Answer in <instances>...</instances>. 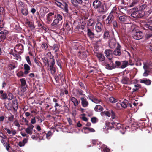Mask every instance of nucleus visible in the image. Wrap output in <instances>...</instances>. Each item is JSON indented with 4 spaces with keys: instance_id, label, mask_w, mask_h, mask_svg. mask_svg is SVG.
Listing matches in <instances>:
<instances>
[{
    "instance_id": "obj_1",
    "label": "nucleus",
    "mask_w": 152,
    "mask_h": 152,
    "mask_svg": "<svg viewBox=\"0 0 152 152\" xmlns=\"http://www.w3.org/2000/svg\"><path fill=\"white\" fill-rule=\"evenodd\" d=\"M152 13V3H150L141 5L139 6V8H132L131 15L134 18H139L144 16L148 17Z\"/></svg>"
},
{
    "instance_id": "obj_2",
    "label": "nucleus",
    "mask_w": 152,
    "mask_h": 152,
    "mask_svg": "<svg viewBox=\"0 0 152 152\" xmlns=\"http://www.w3.org/2000/svg\"><path fill=\"white\" fill-rule=\"evenodd\" d=\"M47 55L49 58L45 57L42 58V61L45 65L47 66L48 70L50 71L52 74L54 75L56 72V66L55 65L54 56L51 54L50 52H48Z\"/></svg>"
},
{
    "instance_id": "obj_3",
    "label": "nucleus",
    "mask_w": 152,
    "mask_h": 152,
    "mask_svg": "<svg viewBox=\"0 0 152 152\" xmlns=\"http://www.w3.org/2000/svg\"><path fill=\"white\" fill-rule=\"evenodd\" d=\"M142 28L147 31L145 36V40H148L152 38V20H148L142 26Z\"/></svg>"
},
{
    "instance_id": "obj_4",
    "label": "nucleus",
    "mask_w": 152,
    "mask_h": 152,
    "mask_svg": "<svg viewBox=\"0 0 152 152\" xmlns=\"http://www.w3.org/2000/svg\"><path fill=\"white\" fill-rule=\"evenodd\" d=\"M54 4L60 8L64 10L66 13L68 12V5L66 3L63 1L62 2V3H61L56 0L55 1Z\"/></svg>"
},
{
    "instance_id": "obj_5",
    "label": "nucleus",
    "mask_w": 152,
    "mask_h": 152,
    "mask_svg": "<svg viewBox=\"0 0 152 152\" xmlns=\"http://www.w3.org/2000/svg\"><path fill=\"white\" fill-rule=\"evenodd\" d=\"M112 126L109 127L110 129H112L113 128L114 129L115 127L117 129L119 130H120V131H121L122 130L124 131L126 129V128L124 126L121 125L119 122H115V120L112 123Z\"/></svg>"
},
{
    "instance_id": "obj_6",
    "label": "nucleus",
    "mask_w": 152,
    "mask_h": 152,
    "mask_svg": "<svg viewBox=\"0 0 152 152\" xmlns=\"http://www.w3.org/2000/svg\"><path fill=\"white\" fill-rule=\"evenodd\" d=\"M133 38L136 40H139L142 38L143 34L141 31L137 30H134L132 32Z\"/></svg>"
},
{
    "instance_id": "obj_7",
    "label": "nucleus",
    "mask_w": 152,
    "mask_h": 152,
    "mask_svg": "<svg viewBox=\"0 0 152 152\" xmlns=\"http://www.w3.org/2000/svg\"><path fill=\"white\" fill-rule=\"evenodd\" d=\"M109 60L110 64L104 62L103 63V65L106 69L109 70H111L115 68V63H113L111 60Z\"/></svg>"
},
{
    "instance_id": "obj_8",
    "label": "nucleus",
    "mask_w": 152,
    "mask_h": 152,
    "mask_svg": "<svg viewBox=\"0 0 152 152\" xmlns=\"http://www.w3.org/2000/svg\"><path fill=\"white\" fill-rule=\"evenodd\" d=\"M71 2L73 6L77 8H79L80 7L78 4L84 5L83 1L82 0H71Z\"/></svg>"
},
{
    "instance_id": "obj_9",
    "label": "nucleus",
    "mask_w": 152,
    "mask_h": 152,
    "mask_svg": "<svg viewBox=\"0 0 152 152\" xmlns=\"http://www.w3.org/2000/svg\"><path fill=\"white\" fill-rule=\"evenodd\" d=\"M23 46L21 44H17L14 48V50L17 53L20 54L23 51Z\"/></svg>"
},
{
    "instance_id": "obj_10",
    "label": "nucleus",
    "mask_w": 152,
    "mask_h": 152,
    "mask_svg": "<svg viewBox=\"0 0 152 152\" xmlns=\"http://www.w3.org/2000/svg\"><path fill=\"white\" fill-rule=\"evenodd\" d=\"M9 33L7 30L2 31L0 32V42H3L6 39Z\"/></svg>"
},
{
    "instance_id": "obj_11",
    "label": "nucleus",
    "mask_w": 152,
    "mask_h": 152,
    "mask_svg": "<svg viewBox=\"0 0 152 152\" xmlns=\"http://www.w3.org/2000/svg\"><path fill=\"white\" fill-rule=\"evenodd\" d=\"M121 46L118 43H117V45L114 51H113V54L115 56H119L121 54Z\"/></svg>"
},
{
    "instance_id": "obj_12",
    "label": "nucleus",
    "mask_w": 152,
    "mask_h": 152,
    "mask_svg": "<svg viewBox=\"0 0 152 152\" xmlns=\"http://www.w3.org/2000/svg\"><path fill=\"white\" fill-rule=\"evenodd\" d=\"M87 36L91 40H92L95 37V34L94 33V31L93 30L90 29L88 27H87Z\"/></svg>"
},
{
    "instance_id": "obj_13",
    "label": "nucleus",
    "mask_w": 152,
    "mask_h": 152,
    "mask_svg": "<svg viewBox=\"0 0 152 152\" xmlns=\"http://www.w3.org/2000/svg\"><path fill=\"white\" fill-rule=\"evenodd\" d=\"M107 10L108 8L106 4H104L101 5L100 7L99 8L98 12L100 14H103L105 13Z\"/></svg>"
},
{
    "instance_id": "obj_14",
    "label": "nucleus",
    "mask_w": 152,
    "mask_h": 152,
    "mask_svg": "<svg viewBox=\"0 0 152 152\" xmlns=\"http://www.w3.org/2000/svg\"><path fill=\"white\" fill-rule=\"evenodd\" d=\"M113 12L112 11L107 17L105 20L106 24L110 25L111 24L112 22L114 20V17L113 15Z\"/></svg>"
},
{
    "instance_id": "obj_15",
    "label": "nucleus",
    "mask_w": 152,
    "mask_h": 152,
    "mask_svg": "<svg viewBox=\"0 0 152 152\" xmlns=\"http://www.w3.org/2000/svg\"><path fill=\"white\" fill-rule=\"evenodd\" d=\"M77 55L79 58L83 60H86L87 57L86 52V51H79L78 52Z\"/></svg>"
},
{
    "instance_id": "obj_16",
    "label": "nucleus",
    "mask_w": 152,
    "mask_h": 152,
    "mask_svg": "<svg viewBox=\"0 0 152 152\" xmlns=\"http://www.w3.org/2000/svg\"><path fill=\"white\" fill-rule=\"evenodd\" d=\"M113 51L110 49H106L104 52L105 56L109 60H111L113 57Z\"/></svg>"
},
{
    "instance_id": "obj_17",
    "label": "nucleus",
    "mask_w": 152,
    "mask_h": 152,
    "mask_svg": "<svg viewBox=\"0 0 152 152\" xmlns=\"http://www.w3.org/2000/svg\"><path fill=\"white\" fill-rule=\"evenodd\" d=\"M86 96L82 97L80 98V99L81 102V104L82 106L83 107H86L89 105L88 101L86 97Z\"/></svg>"
},
{
    "instance_id": "obj_18",
    "label": "nucleus",
    "mask_w": 152,
    "mask_h": 152,
    "mask_svg": "<svg viewBox=\"0 0 152 152\" xmlns=\"http://www.w3.org/2000/svg\"><path fill=\"white\" fill-rule=\"evenodd\" d=\"M121 82L123 84L129 85L130 84V80L127 76H123L121 80Z\"/></svg>"
},
{
    "instance_id": "obj_19",
    "label": "nucleus",
    "mask_w": 152,
    "mask_h": 152,
    "mask_svg": "<svg viewBox=\"0 0 152 152\" xmlns=\"http://www.w3.org/2000/svg\"><path fill=\"white\" fill-rule=\"evenodd\" d=\"M103 28V26L102 23L99 22H98L95 26V29L96 31L98 32H101Z\"/></svg>"
},
{
    "instance_id": "obj_20",
    "label": "nucleus",
    "mask_w": 152,
    "mask_h": 152,
    "mask_svg": "<svg viewBox=\"0 0 152 152\" xmlns=\"http://www.w3.org/2000/svg\"><path fill=\"white\" fill-rule=\"evenodd\" d=\"M34 127V126L32 124H29L27 128H26L25 131L29 135H32V130Z\"/></svg>"
},
{
    "instance_id": "obj_21",
    "label": "nucleus",
    "mask_w": 152,
    "mask_h": 152,
    "mask_svg": "<svg viewBox=\"0 0 152 152\" xmlns=\"http://www.w3.org/2000/svg\"><path fill=\"white\" fill-rule=\"evenodd\" d=\"M116 42L115 39H112L109 40V46L110 48H115Z\"/></svg>"
},
{
    "instance_id": "obj_22",
    "label": "nucleus",
    "mask_w": 152,
    "mask_h": 152,
    "mask_svg": "<svg viewBox=\"0 0 152 152\" xmlns=\"http://www.w3.org/2000/svg\"><path fill=\"white\" fill-rule=\"evenodd\" d=\"M102 4L101 2L98 0H95L93 3V5L94 8L97 9L99 8Z\"/></svg>"
},
{
    "instance_id": "obj_23",
    "label": "nucleus",
    "mask_w": 152,
    "mask_h": 152,
    "mask_svg": "<svg viewBox=\"0 0 152 152\" xmlns=\"http://www.w3.org/2000/svg\"><path fill=\"white\" fill-rule=\"evenodd\" d=\"M54 14V12H50L47 15L46 20H47V23H50V22L52 21L53 18L52 16Z\"/></svg>"
},
{
    "instance_id": "obj_24",
    "label": "nucleus",
    "mask_w": 152,
    "mask_h": 152,
    "mask_svg": "<svg viewBox=\"0 0 152 152\" xmlns=\"http://www.w3.org/2000/svg\"><path fill=\"white\" fill-rule=\"evenodd\" d=\"M75 91L76 92L77 96H81L82 97L86 96L85 94H83V91L81 89L79 88H77L75 89Z\"/></svg>"
},
{
    "instance_id": "obj_25",
    "label": "nucleus",
    "mask_w": 152,
    "mask_h": 152,
    "mask_svg": "<svg viewBox=\"0 0 152 152\" xmlns=\"http://www.w3.org/2000/svg\"><path fill=\"white\" fill-rule=\"evenodd\" d=\"M96 55L101 61H104L105 59V57L104 55L101 53H97Z\"/></svg>"
},
{
    "instance_id": "obj_26",
    "label": "nucleus",
    "mask_w": 152,
    "mask_h": 152,
    "mask_svg": "<svg viewBox=\"0 0 152 152\" xmlns=\"http://www.w3.org/2000/svg\"><path fill=\"white\" fill-rule=\"evenodd\" d=\"M119 21L121 22H124L126 21V17L123 15L119 14L117 16Z\"/></svg>"
},
{
    "instance_id": "obj_27",
    "label": "nucleus",
    "mask_w": 152,
    "mask_h": 152,
    "mask_svg": "<svg viewBox=\"0 0 152 152\" xmlns=\"http://www.w3.org/2000/svg\"><path fill=\"white\" fill-rule=\"evenodd\" d=\"M7 94L3 90H0V98L1 99L4 100L7 99Z\"/></svg>"
},
{
    "instance_id": "obj_28",
    "label": "nucleus",
    "mask_w": 152,
    "mask_h": 152,
    "mask_svg": "<svg viewBox=\"0 0 152 152\" xmlns=\"http://www.w3.org/2000/svg\"><path fill=\"white\" fill-rule=\"evenodd\" d=\"M96 22L94 19H90L88 21L87 26H94L95 25Z\"/></svg>"
},
{
    "instance_id": "obj_29",
    "label": "nucleus",
    "mask_w": 152,
    "mask_h": 152,
    "mask_svg": "<svg viewBox=\"0 0 152 152\" xmlns=\"http://www.w3.org/2000/svg\"><path fill=\"white\" fill-rule=\"evenodd\" d=\"M51 48L52 49L53 51H54L57 55L58 54L57 53L59 51V48L58 45L57 44H54Z\"/></svg>"
},
{
    "instance_id": "obj_30",
    "label": "nucleus",
    "mask_w": 152,
    "mask_h": 152,
    "mask_svg": "<svg viewBox=\"0 0 152 152\" xmlns=\"http://www.w3.org/2000/svg\"><path fill=\"white\" fill-rule=\"evenodd\" d=\"M140 82L142 83H144L147 86L151 84V81L149 79H142L140 80Z\"/></svg>"
},
{
    "instance_id": "obj_31",
    "label": "nucleus",
    "mask_w": 152,
    "mask_h": 152,
    "mask_svg": "<svg viewBox=\"0 0 152 152\" xmlns=\"http://www.w3.org/2000/svg\"><path fill=\"white\" fill-rule=\"evenodd\" d=\"M110 37L109 32L108 30H106L104 32L103 38L106 40L108 39Z\"/></svg>"
},
{
    "instance_id": "obj_32",
    "label": "nucleus",
    "mask_w": 152,
    "mask_h": 152,
    "mask_svg": "<svg viewBox=\"0 0 152 152\" xmlns=\"http://www.w3.org/2000/svg\"><path fill=\"white\" fill-rule=\"evenodd\" d=\"M140 0H132V2L129 4V7L136 6L139 3Z\"/></svg>"
},
{
    "instance_id": "obj_33",
    "label": "nucleus",
    "mask_w": 152,
    "mask_h": 152,
    "mask_svg": "<svg viewBox=\"0 0 152 152\" xmlns=\"http://www.w3.org/2000/svg\"><path fill=\"white\" fill-rule=\"evenodd\" d=\"M64 25H65V28L68 31H70L71 29L70 25H71V23H69L68 21L66 20L65 23H64Z\"/></svg>"
},
{
    "instance_id": "obj_34",
    "label": "nucleus",
    "mask_w": 152,
    "mask_h": 152,
    "mask_svg": "<svg viewBox=\"0 0 152 152\" xmlns=\"http://www.w3.org/2000/svg\"><path fill=\"white\" fill-rule=\"evenodd\" d=\"M127 103L128 101L126 99H124L121 104V107L126 108L127 107Z\"/></svg>"
},
{
    "instance_id": "obj_35",
    "label": "nucleus",
    "mask_w": 152,
    "mask_h": 152,
    "mask_svg": "<svg viewBox=\"0 0 152 152\" xmlns=\"http://www.w3.org/2000/svg\"><path fill=\"white\" fill-rule=\"evenodd\" d=\"M70 100L73 103L74 105L75 106H76L78 105V102L75 98L72 97L71 98Z\"/></svg>"
},
{
    "instance_id": "obj_36",
    "label": "nucleus",
    "mask_w": 152,
    "mask_h": 152,
    "mask_svg": "<svg viewBox=\"0 0 152 152\" xmlns=\"http://www.w3.org/2000/svg\"><path fill=\"white\" fill-rule=\"evenodd\" d=\"M128 65V62L127 61H123L121 62V68L123 69L126 67Z\"/></svg>"
},
{
    "instance_id": "obj_37",
    "label": "nucleus",
    "mask_w": 152,
    "mask_h": 152,
    "mask_svg": "<svg viewBox=\"0 0 152 152\" xmlns=\"http://www.w3.org/2000/svg\"><path fill=\"white\" fill-rule=\"evenodd\" d=\"M94 109L96 111H101L103 110V108L101 105H98L95 107Z\"/></svg>"
},
{
    "instance_id": "obj_38",
    "label": "nucleus",
    "mask_w": 152,
    "mask_h": 152,
    "mask_svg": "<svg viewBox=\"0 0 152 152\" xmlns=\"http://www.w3.org/2000/svg\"><path fill=\"white\" fill-rule=\"evenodd\" d=\"M110 116L113 119H115L116 121L118 119L117 117L116 116L115 113L112 110L110 111Z\"/></svg>"
},
{
    "instance_id": "obj_39",
    "label": "nucleus",
    "mask_w": 152,
    "mask_h": 152,
    "mask_svg": "<svg viewBox=\"0 0 152 152\" xmlns=\"http://www.w3.org/2000/svg\"><path fill=\"white\" fill-rule=\"evenodd\" d=\"M110 111H104L102 112L101 113V114L102 115H105L106 116L108 117H110Z\"/></svg>"
},
{
    "instance_id": "obj_40",
    "label": "nucleus",
    "mask_w": 152,
    "mask_h": 152,
    "mask_svg": "<svg viewBox=\"0 0 152 152\" xmlns=\"http://www.w3.org/2000/svg\"><path fill=\"white\" fill-rule=\"evenodd\" d=\"M109 100L110 102L114 103H115L117 101V99L116 98L113 97H111L109 98Z\"/></svg>"
},
{
    "instance_id": "obj_41",
    "label": "nucleus",
    "mask_w": 152,
    "mask_h": 152,
    "mask_svg": "<svg viewBox=\"0 0 152 152\" xmlns=\"http://www.w3.org/2000/svg\"><path fill=\"white\" fill-rule=\"evenodd\" d=\"M21 13L23 15L26 16L28 14V12L27 9L23 8L21 10Z\"/></svg>"
},
{
    "instance_id": "obj_42",
    "label": "nucleus",
    "mask_w": 152,
    "mask_h": 152,
    "mask_svg": "<svg viewBox=\"0 0 152 152\" xmlns=\"http://www.w3.org/2000/svg\"><path fill=\"white\" fill-rule=\"evenodd\" d=\"M115 68H121V63L118 61H115Z\"/></svg>"
},
{
    "instance_id": "obj_43",
    "label": "nucleus",
    "mask_w": 152,
    "mask_h": 152,
    "mask_svg": "<svg viewBox=\"0 0 152 152\" xmlns=\"http://www.w3.org/2000/svg\"><path fill=\"white\" fill-rule=\"evenodd\" d=\"M41 47L44 50H46L48 48V46L46 43L43 42L42 45Z\"/></svg>"
},
{
    "instance_id": "obj_44",
    "label": "nucleus",
    "mask_w": 152,
    "mask_h": 152,
    "mask_svg": "<svg viewBox=\"0 0 152 152\" xmlns=\"http://www.w3.org/2000/svg\"><path fill=\"white\" fill-rule=\"evenodd\" d=\"M13 98L12 94L11 93H9L8 96H7V98L9 100H11Z\"/></svg>"
},
{
    "instance_id": "obj_45",
    "label": "nucleus",
    "mask_w": 152,
    "mask_h": 152,
    "mask_svg": "<svg viewBox=\"0 0 152 152\" xmlns=\"http://www.w3.org/2000/svg\"><path fill=\"white\" fill-rule=\"evenodd\" d=\"M26 24L29 27L33 29L34 28V23L32 22L28 21L27 22Z\"/></svg>"
},
{
    "instance_id": "obj_46",
    "label": "nucleus",
    "mask_w": 152,
    "mask_h": 152,
    "mask_svg": "<svg viewBox=\"0 0 152 152\" xmlns=\"http://www.w3.org/2000/svg\"><path fill=\"white\" fill-rule=\"evenodd\" d=\"M133 100H131L130 102H128V103H127V107H130L131 108H133Z\"/></svg>"
},
{
    "instance_id": "obj_47",
    "label": "nucleus",
    "mask_w": 152,
    "mask_h": 152,
    "mask_svg": "<svg viewBox=\"0 0 152 152\" xmlns=\"http://www.w3.org/2000/svg\"><path fill=\"white\" fill-rule=\"evenodd\" d=\"M59 23V21L57 19H55L53 22V23H51V25L52 26H56Z\"/></svg>"
},
{
    "instance_id": "obj_48",
    "label": "nucleus",
    "mask_w": 152,
    "mask_h": 152,
    "mask_svg": "<svg viewBox=\"0 0 152 152\" xmlns=\"http://www.w3.org/2000/svg\"><path fill=\"white\" fill-rule=\"evenodd\" d=\"M12 106L14 110L15 111H16L17 109L18 106L17 102H16V103L13 102V103Z\"/></svg>"
},
{
    "instance_id": "obj_49",
    "label": "nucleus",
    "mask_w": 152,
    "mask_h": 152,
    "mask_svg": "<svg viewBox=\"0 0 152 152\" xmlns=\"http://www.w3.org/2000/svg\"><path fill=\"white\" fill-rule=\"evenodd\" d=\"M21 83V86H25L26 84V81L25 78H22L20 79Z\"/></svg>"
},
{
    "instance_id": "obj_50",
    "label": "nucleus",
    "mask_w": 152,
    "mask_h": 152,
    "mask_svg": "<svg viewBox=\"0 0 152 152\" xmlns=\"http://www.w3.org/2000/svg\"><path fill=\"white\" fill-rule=\"evenodd\" d=\"M24 69L25 70L27 71H29L30 69V68L29 66L26 64H25L24 65Z\"/></svg>"
},
{
    "instance_id": "obj_51",
    "label": "nucleus",
    "mask_w": 152,
    "mask_h": 152,
    "mask_svg": "<svg viewBox=\"0 0 152 152\" xmlns=\"http://www.w3.org/2000/svg\"><path fill=\"white\" fill-rule=\"evenodd\" d=\"M113 24V27L114 28H117L118 27V24L117 23L116 21L115 20H113V22H112V23Z\"/></svg>"
},
{
    "instance_id": "obj_52",
    "label": "nucleus",
    "mask_w": 152,
    "mask_h": 152,
    "mask_svg": "<svg viewBox=\"0 0 152 152\" xmlns=\"http://www.w3.org/2000/svg\"><path fill=\"white\" fill-rule=\"evenodd\" d=\"M17 75L18 77H23L24 76V73L21 71H20L18 72Z\"/></svg>"
},
{
    "instance_id": "obj_53",
    "label": "nucleus",
    "mask_w": 152,
    "mask_h": 152,
    "mask_svg": "<svg viewBox=\"0 0 152 152\" xmlns=\"http://www.w3.org/2000/svg\"><path fill=\"white\" fill-rule=\"evenodd\" d=\"M46 137L48 139H50V136L52 135V132L51 131H49L47 133H46Z\"/></svg>"
},
{
    "instance_id": "obj_54",
    "label": "nucleus",
    "mask_w": 152,
    "mask_h": 152,
    "mask_svg": "<svg viewBox=\"0 0 152 152\" xmlns=\"http://www.w3.org/2000/svg\"><path fill=\"white\" fill-rule=\"evenodd\" d=\"M56 17L57 18L56 19L59 21L63 19L62 16L60 14H57V15Z\"/></svg>"
},
{
    "instance_id": "obj_55",
    "label": "nucleus",
    "mask_w": 152,
    "mask_h": 152,
    "mask_svg": "<svg viewBox=\"0 0 152 152\" xmlns=\"http://www.w3.org/2000/svg\"><path fill=\"white\" fill-rule=\"evenodd\" d=\"M19 54L18 53H13L12 54L15 57H16V59L18 60L20 58V56L19 55Z\"/></svg>"
},
{
    "instance_id": "obj_56",
    "label": "nucleus",
    "mask_w": 152,
    "mask_h": 152,
    "mask_svg": "<svg viewBox=\"0 0 152 152\" xmlns=\"http://www.w3.org/2000/svg\"><path fill=\"white\" fill-rule=\"evenodd\" d=\"M136 64L137 66H140L142 65V63L140 62V60L138 58L136 60Z\"/></svg>"
},
{
    "instance_id": "obj_57",
    "label": "nucleus",
    "mask_w": 152,
    "mask_h": 152,
    "mask_svg": "<svg viewBox=\"0 0 152 152\" xmlns=\"http://www.w3.org/2000/svg\"><path fill=\"white\" fill-rule=\"evenodd\" d=\"M104 148L103 151L104 152H110V149L106 146L104 145L103 147Z\"/></svg>"
},
{
    "instance_id": "obj_58",
    "label": "nucleus",
    "mask_w": 152,
    "mask_h": 152,
    "mask_svg": "<svg viewBox=\"0 0 152 152\" xmlns=\"http://www.w3.org/2000/svg\"><path fill=\"white\" fill-rule=\"evenodd\" d=\"M79 85L80 87L82 89L84 90L86 89L83 83L81 82H79Z\"/></svg>"
},
{
    "instance_id": "obj_59",
    "label": "nucleus",
    "mask_w": 152,
    "mask_h": 152,
    "mask_svg": "<svg viewBox=\"0 0 152 152\" xmlns=\"http://www.w3.org/2000/svg\"><path fill=\"white\" fill-rule=\"evenodd\" d=\"M34 62L39 67V68H40L41 67L40 65L39 64V63L41 64V65H42V64L39 61H38L37 60V59L35 58L34 60Z\"/></svg>"
},
{
    "instance_id": "obj_60",
    "label": "nucleus",
    "mask_w": 152,
    "mask_h": 152,
    "mask_svg": "<svg viewBox=\"0 0 152 152\" xmlns=\"http://www.w3.org/2000/svg\"><path fill=\"white\" fill-rule=\"evenodd\" d=\"M16 67L15 65L13 64H10L9 65V68L11 70L14 69Z\"/></svg>"
},
{
    "instance_id": "obj_61",
    "label": "nucleus",
    "mask_w": 152,
    "mask_h": 152,
    "mask_svg": "<svg viewBox=\"0 0 152 152\" xmlns=\"http://www.w3.org/2000/svg\"><path fill=\"white\" fill-rule=\"evenodd\" d=\"M14 118V117L13 115L11 114L10 116L8 117V120L10 122H12L13 121Z\"/></svg>"
},
{
    "instance_id": "obj_62",
    "label": "nucleus",
    "mask_w": 152,
    "mask_h": 152,
    "mask_svg": "<svg viewBox=\"0 0 152 152\" xmlns=\"http://www.w3.org/2000/svg\"><path fill=\"white\" fill-rule=\"evenodd\" d=\"M26 59L27 62V63H28V64L30 65H31V63L30 61V57L29 56H26Z\"/></svg>"
},
{
    "instance_id": "obj_63",
    "label": "nucleus",
    "mask_w": 152,
    "mask_h": 152,
    "mask_svg": "<svg viewBox=\"0 0 152 152\" xmlns=\"http://www.w3.org/2000/svg\"><path fill=\"white\" fill-rule=\"evenodd\" d=\"M14 125L15 126L18 127V128H19L20 127V125L19 123L18 122L17 120H15L14 122Z\"/></svg>"
},
{
    "instance_id": "obj_64",
    "label": "nucleus",
    "mask_w": 152,
    "mask_h": 152,
    "mask_svg": "<svg viewBox=\"0 0 152 152\" xmlns=\"http://www.w3.org/2000/svg\"><path fill=\"white\" fill-rule=\"evenodd\" d=\"M92 101L96 103H98L100 102V101L95 98V97L93 98V100H92Z\"/></svg>"
}]
</instances>
